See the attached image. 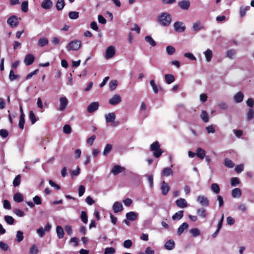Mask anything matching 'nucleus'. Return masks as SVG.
Masks as SVG:
<instances>
[{"instance_id":"1","label":"nucleus","mask_w":254,"mask_h":254,"mask_svg":"<svg viewBox=\"0 0 254 254\" xmlns=\"http://www.w3.org/2000/svg\"><path fill=\"white\" fill-rule=\"evenodd\" d=\"M172 21L171 16L167 12L161 13L158 17V22L162 26H169Z\"/></svg>"},{"instance_id":"2","label":"nucleus","mask_w":254,"mask_h":254,"mask_svg":"<svg viewBox=\"0 0 254 254\" xmlns=\"http://www.w3.org/2000/svg\"><path fill=\"white\" fill-rule=\"evenodd\" d=\"M150 149L153 152V155L156 158H159L163 152V151L160 149V145L158 141H155L151 144Z\"/></svg>"},{"instance_id":"3","label":"nucleus","mask_w":254,"mask_h":254,"mask_svg":"<svg viewBox=\"0 0 254 254\" xmlns=\"http://www.w3.org/2000/svg\"><path fill=\"white\" fill-rule=\"evenodd\" d=\"M81 46V42L78 40H74L70 41L66 46L68 51H77Z\"/></svg>"},{"instance_id":"4","label":"nucleus","mask_w":254,"mask_h":254,"mask_svg":"<svg viewBox=\"0 0 254 254\" xmlns=\"http://www.w3.org/2000/svg\"><path fill=\"white\" fill-rule=\"evenodd\" d=\"M105 120L106 123H110L114 126H116L119 125L118 122H115L116 119V115L114 113H110L105 115Z\"/></svg>"},{"instance_id":"5","label":"nucleus","mask_w":254,"mask_h":254,"mask_svg":"<svg viewBox=\"0 0 254 254\" xmlns=\"http://www.w3.org/2000/svg\"><path fill=\"white\" fill-rule=\"evenodd\" d=\"M21 18H18L15 15H13L9 17L7 20V23L11 27L17 26L19 23Z\"/></svg>"},{"instance_id":"6","label":"nucleus","mask_w":254,"mask_h":254,"mask_svg":"<svg viewBox=\"0 0 254 254\" xmlns=\"http://www.w3.org/2000/svg\"><path fill=\"white\" fill-rule=\"evenodd\" d=\"M174 30L177 32H183L186 29L185 24L181 21H177L174 24Z\"/></svg>"},{"instance_id":"7","label":"nucleus","mask_w":254,"mask_h":254,"mask_svg":"<svg viewBox=\"0 0 254 254\" xmlns=\"http://www.w3.org/2000/svg\"><path fill=\"white\" fill-rule=\"evenodd\" d=\"M196 200L202 206L207 207L209 205V200L204 195H198L197 197Z\"/></svg>"},{"instance_id":"8","label":"nucleus","mask_w":254,"mask_h":254,"mask_svg":"<svg viewBox=\"0 0 254 254\" xmlns=\"http://www.w3.org/2000/svg\"><path fill=\"white\" fill-rule=\"evenodd\" d=\"M204 28V26L200 20H197L196 22L193 23L192 25V31L196 33L203 29Z\"/></svg>"},{"instance_id":"9","label":"nucleus","mask_w":254,"mask_h":254,"mask_svg":"<svg viewBox=\"0 0 254 254\" xmlns=\"http://www.w3.org/2000/svg\"><path fill=\"white\" fill-rule=\"evenodd\" d=\"M115 48L113 46H110L108 47L106 50L105 58L106 59L112 58L115 54Z\"/></svg>"},{"instance_id":"10","label":"nucleus","mask_w":254,"mask_h":254,"mask_svg":"<svg viewBox=\"0 0 254 254\" xmlns=\"http://www.w3.org/2000/svg\"><path fill=\"white\" fill-rule=\"evenodd\" d=\"M59 101V110L63 111L65 109L68 105V100L65 97H62L60 98Z\"/></svg>"},{"instance_id":"11","label":"nucleus","mask_w":254,"mask_h":254,"mask_svg":"<svg viewBox=\"0 0 254 254\" xmlns=\"http://www.w3.org/2000/svg\"><path fill=\"white\" fill-rule=\"evenodd\" d=\"M122 101L121 97L119 94H115L109 100V103L112 105H116Z\"/></svg>"},{"instance_id":"12","label":"nucleus","mask_w":254,"mask_h":254,"mask_svg":"<svg viewBox=\"0 0 254 254\" xmlns=\"http://www.w3.org/2000/svg\"><path fill=\"white\" fill-rule=\"evenodd\" d=\"M99 107L98 102H94L89 104L87 107V111L89 113H92L97 111Z\"/></svg>"},{"instance_id":"13","label":"nucleus","mask_w":254,"mask_h":254,"mask_svg":"<svg viewBox=\"0 0 254 254\" xmlns=\"http://www.w3.org/2000/svg\"><path fill=\"white\" fill-rule=\"evenodd\" d=\"M177 206L179 208H184L188 206V203L185 199L180 198L175 201Z\"/></svg>"},{"instance_id":"14","label":"nucleus","mask_w":254,"mask_h":254,"mask_svg":"<svg viewBox=\"0 0 254 254\" xmlns=\"http://www.w3.org/2000/svg\"><path fill=\"white\" fill-rule=\"evenodd\" d=\"M34 59L35 57L33 55L28 54L25 56L24 62L27 65H30L33 63Z\"/></svg>"},{"instance_id":"15","label":"nucleus","mask_w":254,"mask_h":254,"mask_svg":"<svg viewBox=\"0 0 254 254\" xmlns=\"http://www.w3.org/2000/svg\"><path fill=\"white\" fill-rule=\"evenodd\" d=\"M161 189L162 195H166L169 191L170 187L168 184L163 181L161 183Z\"/></svg>"},{"instance_id":"16","label":"nucleus","mask_w":254,"mask_h":254,"mask_svg":"<svg viewBox=\"0 0 254 254\" xmlns=\"http://www.w3.org/2000/svg\"><path fill=\"white\" fill-rule=\"evenodd\" d=\"M53 3L51 0H44L41 3V7L45 9H50L52 8Z\"/></svg>"},{"instance_id":"17","label":"nucleus","mask_w":254,"mask_h":254,"mask_svg":"<svg viewBox=\"0 0 254 254\" xmlns=\"http://www.w3.org/2000/svg\"><path fill=\"white\" fill-rule=\"evenodd\" d=\"M113 209L115 213L121 212L123 209V206L121 203L115 202L113 205Z\"/></svg>"},{"instance_id":"18","label":"nucleus","mask_w":254,"mask_h":254,"mask_svg":"<svg viewBox=\"0 0 254 254\" xmlns=\"http://www.w3.org/2000/svg\"><path fill=\"white\" fill-rule=\"evenodd\" d=\"M206 155L205 151L200 147H198L196 150V155L200 159H203Z\"/></svg>"},{"instance_id":"19","label":"nucleus","mask_w":254,"mask_h":254,"mask_svg":"<svg viewBox=\"0 0 254 254\" xmlns=\"http://www.w3.org/2000/svg\"><path fill=\"white\" fill-rule=\"evenodd\" d=\"M178 5L181 9L187 10L189 8L190 3L188 0H183L180 1Z\"/></svg>"},{"instance_id":"20","label":"nucleus","mask_w":254,"mask_h":254,"mask_svg":"<svg viewBox=\"0 0 254 254\" xmlns=\"http://www.w3.org/2000/svg\"><path fill=\"white\" fill-rule=\"evenodd\" d=\"M126 218L129 221L135 220L137 218V214L134 211H130L126 215Z\"/></svg>"},{"instance_id":"21","label":"nucleus","mask_w":254,"mask_h":254,"mask_svg":"<svg viewBox=\"0 0 254 254\" xmlns=\"http://www.w3.org/2000/svg\"><path fill=\"white\" fill-rule=\"evenodd\" d=\"M125 168L119 165H115L112 169L111 172L115 175H116L124 171Z\"/></svg>"},{"instance_id":"22","label":"nucleus","mask_w":254,"mask_h":254,"mask_svg":"<svg viewBox=\"0 0 254 254\" xmlns=\"http://www.w3.org/2000/svg\"><path fill=\"white\" fill-rule=\"evenodd\" d=\"M175 244L173 240L167 241L165 244L164 247L167 250H172L175 248Z\"/></svg>"},{"instance_id":"23","label":"nucleus","mask_w":254,"mask_h":254,"mask_svg":"<svg viewBox=\"0 0 254 254\" xmlns=\"http://www.w3.org/2000/svg\"><path fill=\"white\" fill-rule=\"evenodd\" d=\"M49 43L48 39L46 37H42L39 39L38 41V45L40 47H43L47 45Z\"/></svg>"},{"instance_id":"24","label":"nucleus","mask_w":254,"mask_h":254,"mask_svg":"<svg viewBox=\"0 0 254 254\" xmlns=\"http://www.w3.org/2000/svg\"><path fill=\"white\" fill-rule=\"evenodd\" d=\"M244 98V94L241 92L237 93L234 96V99L236 103H241L243 101Z\"/></svg>"},{"instance_id":"25","label":"nucleus","mask_w":254,"mask_h":254,"mask_svg":"<svg viewBox=\"0 0 254 254\" xmlns=\"http://www.w3.org/2000/svg\"><path fill=\"white\" fill-rule=\"evenodd\" d=\"M56 232L59 239H61L64 238V233L63 227L61 226H58L56 228Z\"/></svg>"},{"instance_id":"26","label":"nucleus","mask_w":254,"mask_h":254,"mask_svg":"<svg viewBox=\"0 0 254 254\" xmlns=\"http://www.w3.org/2000/svg\"><path fill=\"white\" fill-rule=\"evenodd\" d=\"M13 200L16 202H21L24 200L23 195L20 192H16L13 195Z\"/></svg>"},{"instance_id":"27","label":"nucleus","mask_w":254,"mask_h":254,"mask_svg":"<svg viewBox=\"0 0 254 254\" xmlns=\"http://www.w3.org/2000/svg\"><path fill=\"white\" fill-rule=\"evenodd\" d=\"M231 194L233 198H239L242 195L241 190L239 188H235L232 190Z\"/></svg>"},{"instance_id":"28","label":"nucleus","mask_w":254,"mask_h":254,"mask_svg":"<svg viewBox=\"0 0 254 254\" xmlns=\"http://www.w3.org/2000/svg\"><path fill=\"white\" fill-rule=\"evenodd\" d=\"M165 79L166 83L170 84L174 82L175 78L173 75L171 74H166L165 75Z\"/></svg>"},{"instance_id":"29","label":"nucleus","mask_w":254,"mask_h":254,"mask_svg":"<svg viewBox=\"0 0 254 254\" xmlns=\"http://www.w3.org/2000/svg\"><path fill=\"white\" fill-rule=\"evenodd\" d=\"M189 227L188 223H183L178 229L177 233L179 235H181L184 231L186 230Z\"/></svg>"},{"instance_id":"30","label":"nucleus","mask_w":254,"mask_h":254,"mask_svg":"<svg viewBox=\"0 0 254 254\" xmlns=\"http://www.w3.org/2000/svg\"><path fill=\"white\" fill-rule=\"evenodd\" d=\"M65 6V2L64 0H58L56 4V9L58 11L62 10Z\"/></svg>"},{"instance_id":"31","label":"nucleus","mask_w":254,"mask_h":254,"mask_svg":"<svg viewBox=\"0 0 254 254\" xmlns=\"http://www.w3.org/2000/svg\"><path fill=\"white\" fill-rule=\"evenodd\" d=\"M183 216L184 211L183 210H180L173 215L172 218L173 220H180Z\"/></svg>"},{"instance_id":"32","label":"nucleus","mask_w":254,"mask_h":254,"mask_svg":"<svg viewBox=\"0 0 254 254\" xmlns=\"http://www.w3.org/2000/svg\"><path fill=\"white\" fill-rule=\"evenodd\" d=\"M206 61L207 62H209L212 58V51L210 49H207L204 52Z\"/></svg>"},{"instance_id":"33","label":"nucleus","mask_w":254,"mask_h":254,"mask_svg":"<svg viewBox=\"0 0 254 254\" xmlns=\"http://www.w3.org/2000/svg\"><path fill=\"white\" fill-rule=\"evenodd\" d=\"M196 214L200 217L204 218L206 216V211L204 208H200L196 210Z\"/></svg>"},{"instance_id":"34","label":"nucleus","mask_w":254,"mask_h":254,"mask_svg":"<svg viewBox=\"0 0 254 254\" xmlns=\"http://www.w3.org/2000/svg\"><path fill=\"white\" fill-rule=\"evenodd\" d=\"M250 9V7L249 6H242L240 8V14L241 17H244L247 11H248Z\"/></svg>"},{"instance_id":"35","label":"nucleus","mask_w":254,"mask_h":254,"mask_svg":"<svg viewBox=\"0 0 254 254\" xmlns=\"http://www.w3.org/2000/svg\"><path fill=\"white\" fill-rule=\"evenodd\" d=\"M200 118L204 123H207L209 121V117L206 111L202 110L200 115Z\"/></svg>"},{"instance_id":"36","label":"nucleus","mask_w":254,"mask_h":254,"mask_svg":"<svg viewBox=\"0 0 254 254\" xmlns=\"http://www.w3.org/2000/svg\"><path fill=\"white\" fill-rule=\"evenodd\" d=\"M211 190L216 194H218L220 192V187L218 184L213 183L211 186Z\"/></svg>"},{"instance_id":"37","label":"nucleus","mask_w":254,"mask_h":254,"mask_svg":"<svg viewBox=\"0 0 254 254\" xmlns=\"http://www.w3.org/2000/svg\"><path fill=\"white\" fill-rule=\"evenodd\" d=\"M145 40L146 42L149 43L152 47H154L156 45V42L150 36H146L145 37Z\"/></svg>"},{"instance_id":"38","label":"nucleus","mask_w":254,"mask_h":254,"mask_svg":"<svg viewBox=\"0 0 254 254\" xmlns=\"http://www.w3.org/2000/svg\"><path fill=\"white\" fill-rule=\"evenodd\" d=\"M20 78L19 75L15 74L12 70H10L9 74V79L11 81L18 79Z\"/></svg>"},{"instance_id":"39","label":"nucleus","mask_w":254,"mask_h":254,"mask_svg":"<svg viewBox=\"0 0 254 254\" xmlns=\"http://www.w3.org/2000/svg\"><path fill=\"white\" fill-rule=\"evenodd\" d=\"M166 51L168 55L172 56L175 53L176 49L172 46H168L166 48Z\"/></svg>"},{"instance_id":"40","label":"nucleus","mask_w":254,"mask_h":254,"mask_svg":"<svg viewBox=\"0 0 254 254\" xmlns=\"http://www.w3.org/2000/svg\"><path fill=\"white\" fill-rule=\"evenodd\" d=\"M162 174L165 176H169L173 175V171L171 168L166 167L163 170Z\"/></svg>"},{"instance_id":"41","label":"nucleus","mask_w":254,"mask_h":254,"mask_svg":"<svg viewBox=\"0 0 254 254\" xmlns=\"http://www.w3.org/2000/svg\"><path fill=\"white\" fill-rule=\"evenodd\" d=\"M68 16L71 19H76L79 17V12L75 11H70L68 13Z\"/></svg>"},{"instance_id":"42","label":"nucleus","mask_w":254,"mask_h":254,"mask_svg":"<svg viewBox=\"0 0 254 254\" xmlns=\"http://www.w3.org/2000/svg\"><path fill=\"white\" fill-rule=\"evenodd\" d=\"M112 149V145L110 144H107L103 151V155L106 156L108 154Z\"/></svg>"},{"instance_id":"43","label":"nucleus","mask_w":254,"mask_h":254,"mask_svg":"<svg viewBox=\"0 0 254 254\" xmlns=\"http://www.w3.org/2000/svg\"><path fill=\"white\" fill-rule=\"evenodd\" d=\"M224 165L230 168H233L234 167L235 164L232 162V161L228 158H226L224 160Z\"/></svg>"},{"instance_id":"44","label":"nucleus","mask_w":254,"mask_h":254,"mask_svg":"<svg viewBox=\"0 0 254 254\" xmlns=\"http://www.w3.org/2000/svg\"><path fill=\"white\" fill-rule=\"evenodd\" d=\"M80 218L82 220V221L85 223L86 224L88 222V217L87 213L85 211H81V215H80Z\"/></svg>"},{"instance_id":"45","label":"nucleus","mask_w":254,"mask_h":254,"mask_svg":"<svg viewBox=\"0 0 254 254\" xmlns=\"http://www.w3.org/2000/svg\"><path fill=\"white\" fill-rule=\"evenodd\" d=\"M117 85H118V81L117 80H111L109 83V87H110V90H111V91L114 90L116 88Z\"/></svg>"},{"instance_id":"46","label":"nucleus","mask_w":254,"mask_h":254,"mask_svg":"<svg viewBox=\"0 0 254 254\" xmlns=\"http://www.w3.org/2000/svg\"><path fill=\"white\" fill-rule=\"evenodd\" d=\"M21 8L22 11L26 12L28 10V2L27 1H23L21 3Z\"/></svg>"},{"instance_id":"47","label":"nucleus","mask_w":254,"mask_h":254,"mask_svg":"<svg viewBox=\"0 0 254 254\" xmlns=\"http://www.w3.org/2000/svg\"><path fill=\"white\" fill-rule=\"evenodd\" d=\"M4 220L5 222L9 224V225H12L14 223V220L12 216L6 215L4 217Z\"/></svg>"},{"instance_id":"48","label":"nucleus","mask_w":254,"mask_h":254,"mask_svg":"<svg viewBox=\"0 0 254 254\" xmlns=\"http://www.w3.org/2000/svg\"><path fill=\"white\" fill-rule=\"evenodd\" d=\"M190 232L194 237H196L200 235V231L198 228L191 229L190 230Z\"/></svg>"},{"instance_id":"49","label":"nucleus","mask_w":254,"mask_h":254,"mask_svg":"<svg viewBox=\"0 0 254 254\" xmlns=\"http://www.w3.org/2000/svg\"><path fill=\"white\" fill-rule=\"evenodd\" d=\"M16 237V241L18 242L19 243V242H21L23 239V232L21 231H18L17 232Z\"/></svg>"},{"instance_id":"50","label":"nucleus","mask_w":254,"mask_h":254,"mask_svg":"<svg viewBox=\"0 0 254 254\" xmlns=\"http://www.w3.org/2000/svg\"><path fill=\"white\" fill-rule=\"evenodd\" d=\"M236 54V51L234 49L228 50L226 53V57L230 59H233Z\"/></svg>"},{"instance_id":"51","label":"nucleus","mask_w":254,"mask_h":254,"mask_svg":"<svg viewBox=\"0 0 254 254\" xmlns=\"http://www.w3.org/2000/svg\"><path fill=\"white\" fill-rule=\"evenodd\" d=\"M20 184V175H17L13 181V185L14 187H17Z\"/></svg>"},{"instance_id":"52","label":"nucleus","mask_w":254,"mask_h":254,"mask_svg":"<svg viewBox=\"0 0 254 254\" xmlns=\"http://www.w3.org/2000/svg\"><path fill=\"white\" fill-rule=\"evenodd\" d=\"M29 118L32 124H35V123L37 121L35 114L32 111H30L29 114Z\"/></svg>"},{"instance_id":"53","label":"nucleus","mask_w":254,"mask_h":254,"mask_svg":"<svg viewBox=\"0 0 254 254\" xmlns=\"http://www.w3.org/2000/svg\"><path fill=\"white\" fill-rule=\"evenodd\" d=\"M38 253V249L36 245H33L29 251L30 254H37Z\"/></svg>"},{"instance_id":"54","label":"nucleus","mask_w":254,"mask_h":254,"mask_svg":"<svg viewBox=\"0 0 254 254\" xmlns=\"http://www.w3.org/2000/svg\"><path fill=\"white\" fill-rule=\"evenodd\" d=\"M150 84L152 87L153 90L155 93H157L158 92V89L157 86L155 83V81L154 80H151L150 81Z\"/></svg>"},{"instance_id":"55","label":"nucleus","mask_w":254,"mask_h":254,"mask_svg":"<svg viewBox=\"0 0 254 254\" xmlns=\"http://www.w3.org/2000/svg\"><path fill=\"white\" fill-rule=\"evenodd\" d=\"M63 131L65 134H69L71 132V128L68 125H65L63 127Z\"/></svg>"},{"instance_id":"56","label":"nucleus","mask_w":254,"mask_h":254,"mask_svg":"<svg viewBox=\"0 0 254 254\" xmlns=\"http://www.w3.org/2000/svg\"><path fill=\"white\" fill-rule=\"evenodd\" d=\"M8 249L9 246L7 244L2 241H0V249L4 251H6L8 250Z\"/></svg>"},{"instance_id":"57","label":"nucleus","mask_w":254,"mask_h":254,"mask_svg":"<svg viewBox=\"0 0 254 254\" xmlns=\"http://www.w3.org/2000/svg\"><path fill=\"white\" fill-rule=\"evenodd\" d=\"M254 117V111L252 109H250L248 113H247V120L250 121L252 120Z\"/></svg>"},{"instance_id":"58","label":"nucleus","mask_w":254,"mask_h":254,"mask_svg":"<svg viewBox=\"0 0 254 254\" xmlns=\"http://www.w3.org/2000/svg\"><path fill=\"white\" fill-rule=\"evenodd\" d=\"M240 184V181L237 178H232L231 179V185L232 186H236Z\"/></svg>"},{"instance_id":"59","label":"nucleus","mask_w":254,"mask_h":254,"mask_svg":"<svg viewBox=\"0 0 254 254\" xmlns=\"http://www.w3.org/2000/svg\"><path fill=\"white\" fill-rule=\"evenodd\" d=\"M115 249L112 247H109L105 249V254H114L115 253Z\"/></svg>"},{"instance_id":"60","label":"nucleus","mask_w":254,"mask_h":254,"mask_svg":"<svg viewBox=\"0 0 254 254\" xmlns=\"http://www.w3.org/2000/svg\"><path fill=\"white\" fill-rule=\"evenodd\" d=\"M206 130L208 133H213L215 132V127L212 125H209L206 127Z\"/></svg>"},{"instance_id":"61","label":"nucleus","mask_w":254,"mask_h":254,"mask_svg":"<svg viewBox=\"0 0 254 254\" xmlns=\"http://www.w3.org/2000/svg\"><path fill=\"white\" fill-rule=\"evenodd\" d=\"M132 245V242L130 240H127L124 241L123 245L126 248H130Z\"/></svg>"},{"instance_id":"62","label":"nucleus","mask_w":254,"mask_h":254,"mask_svg":"<svg viewBox=\"0 0 254 254\" xmlns=\"http://www.w3.org/2000/svg\"><path fill=\"white\" fill-rule=\"evenodd\" d=\"M14 214L19 217H23L24 216V213L19 209H15L13 211Z\"/></svg>"},{"instance_id":"63","label":"nucleus","mask_w":254,"mask_h":254,"mask_svg":"<svg viewBox=\"0 0 254 254\" xmlns=\"http://www.w3.org/2000/svg\"><path fill=\"white\" fill-rule=\"evenodd\" d=\"M184 56L186 58H189L192 61H195L196 60L195 56L192 54L190 53H185L184 54Z\"/></svg>"},{"instance_id":"64","label":"nucleus","mask_w":254,"mask_h":254,"mask_svg":"<svg viewBox=\"0 0 254 254\" xmlns=\"http://www.w3.org/2000/svg\"><path fill=\"white\" fill-rule=\"evenodd\" d=\"M33 200L34 202L37 205H39L42 203L41 199L38 195H36L35 197H34L33 198Z\"/></svg>"}]
</instances>
